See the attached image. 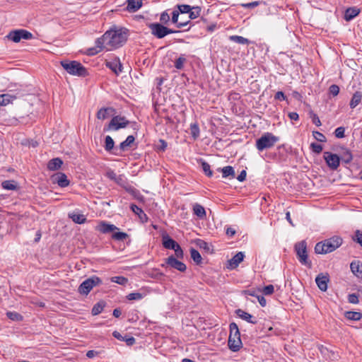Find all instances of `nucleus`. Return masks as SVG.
Segmentation results:
<instances>
[{"mask_svg":"<svg viewBox=\"0 0 362 362\" xmlns=\"http://www.w3.org/2000/svg\"><path fill=\"white\" fill-rule=\"evenodd\" d=\"M128 30L125 28L110 30L96 40V45H119L124 44L128 37Z\"/></svg>","mask_w":362,"mask_h":362,"instance_id":"nucleus-1","label":"nucleus"},{"mask_svg":"<svg viewBox=\"0 0 362 362\" xmlns=\"http://www.w3.org/2000/svg\"><path fill=\"white\" fill-rule=\"evenodd\" d=\"M342 242L343 240L341 237L335 235L324 241L317 243L315 245V251L317 254L330 253L339 247Z\"/></svg>","mask_w":362,"mask_h":362,"instance_id":"nucleus-2","label":"nucleus"},{"mask_svg":"<svg viewBox=\"0 0 362 362\" xmlns=\"http://www.w3.org/2000/svg\"><path fill=\"white\" fill-rule=\"evenodd\" d=\"M60 64L70 75L78 77H85L88 75L87 69L78 61L64 59L60 62Z\"/></svg>","mask_w":362,"mask_h":362,"instance_id":"nucleus-3","label":"nucleus"},{"mask_svg":"<svg viewBox=\"0 0 362 362\" xmlns=\"http://www.w3.org/2000/svg\"><path fill=\"white\" fill-rule=\"evenodd\" d=\"M230 334L228 337V347L233 351H238L242 346L240 334L236 323L230 324Z\"/></svg>","mask_w":362,"mask_h":362,"instance_id":"nucleus-4","label":"nucleus"},{"mask_svg":"<svg viewBox=\"0 0 362 362\" xmlns=\"http://www.w3.org/2000/svg\"><path fill=\"white\" fill-rule=\"evenodd\" d=\"M294 249L300 263L310 269L312 267V262L308 259L306 241L302 240L296 243Z\"/></svg>","mask_w":362,"mask_h":362,"instance_id":"nucleus-5","label":"nucleus"},{"mask_svg":"<svg viewBox=\"0 0 362 362\" xmlns=\"http://www.w3.org/2000/svg\"><path fill=\"white\" fill-rule=\"evenodd\" d=\"M279 141L278 136L270 132H266L256 141V148L258 151H262L264 149L272 148Z\"/></svg>","mask_w":362,"mask_h":362,"instance_id":"nucleus-6","label":"nucleus"},{"mask_svg":"<svg viewBox=\"0 0 362 362\" xmlns=\"http://www.w3.org/2000/svg\"><path fill=\"white\" fill-rule=\"evenodd\" d=\"M33 38H35L34 35L30 32L24 29L11 30L4 37L5 40H10L14 43H18L21 40H31Z\"/></svg>","mask_w":362,"mask_h":362,"instance_id":"nucleus-7","label":"nucleus"},{"mask_svg":"<svg viewBox=\"0 0 362 362\" xmlns=\"http://www.w3.org/2000/svg\"><path fill=\"white\" fill-rule=\"evenodd\" d=\"M102 284V280L96 276H91L85 281H83L78 288V292L80 294L87 296L90 291L97 286H99Z\"/></svg>","mask_w":362,"mask_h":362,"instance_id":"nucleus-8","label":"nucleus"},{"mask_svg":"<svg viewBox=\"0 0 362 362\" xmlns=\"http://www.w3.org/2000/svg\"><path fill=\"white\" fill-rule=\"evenodd\" d=\"M129 124V121L124 117L117 115L112 118L108 124L107 129L117 131L119 129L125 128Z\"/></svg>","mask_w":362,"mask_h":362,"instance_id":"nucleus-9","label":"nucleus"},{"mask_svg":"<svg viewBox=\"0 0 362 362\" xmlns=\"http://www.w3.org/2000/svg\"><path fill=\"white\" fill-rule=\"evenodd\" d=\"M324 159L327 165V166L335 170L338 168L340 164V157L335 154L329 151H325L323 154Z\"/></svg>","mask_w":362,"mask_h":362,"instance_id":"nucleus-10","label":"nucleus"},{"mask_svg":"<svg viewBox=\"0 0 362 362\" xmlns=\"http://www.w3.org/2000/svg\"><path fill=\"white\" fill-rule=\"evenodd\" d=\"M151 28L152 33L158 38H162L168 33H174L172 30L168 29L159 23L152 24Z\"/></svg>","mask_w":362,"mask_h":362,"instance_id":"nucleus-11","label":"nucleus"},{"mask_svg":"<svg viewBox=\"0 0 362 362\" xmlns=\"http://www.w3.org/2000/svg\"><path fill=\"white\" fill-rule=\"evenodd\" d=\"M165 263L168 266L171 268L175 269L180 272H185L187 269L186 265L181 261L178 260L177 258H175L173 255L168 257Z\"/></svg>","mask_w":362,"mask_h":362,"instance_id":"nucleus-12","label":"nucleus"},{"mask_svg":"<svg viewBox=\"0 0 362 362\" xmlns=\"http://www.w3.org/2000/svg\"><path fill=\"white\" fill-rule=\"evenodd\" d=\"M329 281V277L328 274H319L315 278V282L319 289L322 291H326L327 290V284Z\"/></svg>","mask_w":362,"mask_h":362,"instance_id":"nucleus-13","label":"nucleus"},{"mask_svg":"<svg viewBox=\"0 0 362 362\" xmlns=\"http://www.w3.org/2000/svg\"><path fill=\"white\" fill-rule=\"evenodd\" d=\"M52 180L54 183H57L61 187H65L69 185L67 176L63 173H57L52 175Z\"/></svg>","mask_w":362,"mask_h":362,"instance_id":"nucleus-14","label":"nucleus"},{"mask_svg":"<svg viewBox=\"0 0 362 362\" xmlns=\"http://www.w3.org/2000/svg\"><path fill=\"white\" fill-rule=\"evenodd\" d=\"M244 257L245 255L243 252H238L232 259L228 260L227 267L230 269L236 268L243 262Z\"/></svg>","mask_w":362,"mask_h":362,"instance_id":"nucleus-15","label":"nucleus"},{"mask_svg":"<svg viewBox=\"0 0 362 362\" xmlns=\"http://www.w3.org/2000/svg\"><path fill=\"white\" fill-rule=\"evenodd\" d=\"M96 229L102 233H108L118 230L117 227L113 224L101 221L96 227Z\"/></svg>","mask_w":362,"mask_h":362,"instance_id":"nucleus-16","label":"nucleus"},{"mask_svg":"<svg viewBox=\"0 0 362 362\" xmlns=\"http://www.w3.org/2000/svg\"><path fill=\"white\" fill-rule=\"evenodd\" d=\"M360 8L356 6L349 7L346 9L344 18L346 21H351L352 19L356 17L360 13Z\"/></svg>","mask_w":362,"mask_h":362,"instance_id":"nucleus-17","label":"nucleus"},{"mask_svg":"<svg viewBox=\"0 0 362 362\" xmlns=\"http://www.w3.org/2000/svg\"><path fill=\"white\" fill-rule=\"evenodd\" d=\"M162 244L165 249L173 250L178 243L172 239L168 234H163L162 235Z\"/></svg>","mask_w":362,"mask_h":362,"instance_id":"nucleus-18","label":"nucleus"},{"mask_svg":"<svg viewBox=\"0 0 362 362\" xmlns=\"http://www.w3.org/2000/svg\"><path fill=\"white\" fill-rule=\"evenodd\" d=\"M352 273L358 278L362 279V262L360 261H354L350 264Z\"/></svg>","mask_w":362,"mask_h":362,"instance_id":"nucleus-19","label":"nucleus"},{"mask_svg":"<svg viewBox=\"0 0 362 362\" xmlns=\"http://www.w3.org/2000/svg\"><path fill=\"white\" fill-rule=\"evenodd\" d=\"M237 315L240 317L241 319L247 321V322L252 323V324H256L257 320H253V317L248 313L245 312L244 310L241 309H238L235 311Z\"/></svg>","mask_w":362,"mask_h":362,"instance_id":"nucleus-20","label":"nucleus"},{"mask_svg":"<svg viewBox=\"0 0 362 362\" xmlns=\"http://www.w3.org/2000/svg\"><path fill=\"white\" fill-rule=\"evenodd\" d=\"M112 335L115 338L120 340L126 341L128 346H132L135 343V339L133 337H123L119 332L115 331L112 333Z\"/></svg>","mask_w":362,"mask_h":362,"instance_id":"nucleus-21","label":"nucleus"},{"mask_svg":"<svg viewBox=\"0 0 362 362\" xmlns=\"http://www.w3.org/2000/svg\"><path fill=\"white\" fill-rule=\"evenodd\" d=\"M180 12L173 11L172 13V22L176 25L178 28H183L188 25L189 22H179Z\"/></svg>","mask_w":362,"mask_h":362,"instance_id":"nucleus-22","label":"nucleus"},{"mask_svg":"<svg viewBox=\"0 0 362 362\" xmlns=\"http://www.w3.org/2000/svg\"><path fill=\"white\" fill-rule=\"evenodd\" d=\"M63 164V161L59 158H55L50 160L47 163V168L49 170H57L59 169Z\"/></svg>","mask_w":362,"mask_h":362,"instance_id":"nucleus-23","label":"nucleus"},{"mask_svg":"<svg viewBox=\"0 0 362 362\" xmlns=\"http://www.w3.org/2000/svg\"><path fill=\"white\" fill-rule=\"evenodd\" d=\"M106 66L112 71H114L117 75L122 71V65L119 61L107 62Z\"/></svg>","mask_w":362,"mask_h":362,"instance_id":"nucleus-24","label":"nucleus"},{"mask_svg":"<svg viewBox=\"0 0 362 362\" xmlns=\"http://www.w3.org/2000/svg\"><path fill=\"white\" fill-rule=\"evenodd\" d=\"M142 6V0H127V10L129 11H136Z\"/></svg>","mask_w":362,"mask_h":362,"instance_id":"nucleus-25","label":"nucleus"},{"mask_svg":"<svg viewBox=\"0 0 362 362\" xmlns=\"http://www.w3.org/2000/svg\"><path fill=\"white\" fill-rule=\"evenodd\" d=\"M362 93L360 91H356L354 93L349 105L351 109L355 108L361 101Z\"/></svg>","mask_w":362,"mask_h":362,"instance_id":"nucleus-26","label":"nucleus"},{"mask_svg":"<svg viewBox=\"0 0 362 362\" xmlns=\"http://www.w3.org/2000/svg\"><path fill=\"white\" fill-rule=\"evenodd\" d=\"M193 211L194 214L200 219H204L206 218V211L202 205L195 204L193 206Z\"/></svg>","mask_w":362,"mask_h":362,"instance_id":"nucleus-27","label":"nucleus"},{"mask_svg":"<svg viewBox=\"0 0 362 362\" xmlns=\"http://www.w3.org/2000/svg\"><path fill=\"white\" fill-rule=\"evenodd\" d=\"M187 62V58L185 54H180L174 61V66L178 70L184 69L185 64Z\"/></svg>","mask_w":362,"mask_h":362,"instance_id":"nucleus-28","label":"nucleus"},{"mask_svg":"<svg viewBox=\"0 0 362 362\" xmlns=\"http://www.w3.org/2000/svg\"><path fill=\"white\" fill-rule=\"evenodd\" d=\"M131 209L132 210V211L134 213H135L136 214H137L139 217V218L144 221H146L147 220V216L146 214L144 212V211L140 208L136 204H132L131 205Z\"/></svg>","mask_w":362,"mask_h":362,"instance_id":"nucleus-29","label":"nucleus"},{"mask_svg":"<svg viewBox=\"0 0 362 362\" xmlns=\"http://www.w3.org/2000/svg\"><path fill=\"white\" fill-rule=\"evenodd\" d=\"M219 170L222 172L223 177H235V171L232 166L228 165Z\"/></svg>","mask_w":362,"mask_h":362,"instance_id":"nucleus-30","label":"nucleus"},{"mask_svg":"<svg viewBox=\"0 0 362 362\" xmlns=\"http://www.w3.org/2000/svg\"><path fill=\"white\" fill-rule=\"evenodd\" d=\"M344 316L350 320L357 321L361 319L362 313L360 312L346 311Z\"/></svg>","mask_w":362,"mask_h":362,"instance_id":"nucleus-31","label":"nucleus"},{"mask_svg":"<svg viewBox=\"0 0 362 362\" xmlns=\"http://www.w3.org/2000/svg\"><path fill=\"white\" fill-rule=\"evenodd\" d=\"M135 139L132 135H129L127 137L125 141H122L119 144V148L121 151H125L128 147H130L131 145L134 143Z\"/></svg>","mask_w":362,"mask_h":362,"instance_id":"nucleus-32","label":"nucleus"},{"mask_svg":"<svg viewBox=\"0 0 362 362\" xmlns=\"http://www.w3.org/2000/svg\"><path fill=\"white\" fill-rule=\"evenodd\" d=\"M113 111L114 110L112 107L101 108L97 113V118L103 120L108 117L110 112Z\"/></svg>","mask_w":362,"mask_h":362,"instance_id":"nucleus-33","label":"nucleus"},{"mask_svg":"<svg viewBox=\"0 0 362 362\" xmlns=\"http://www.w3.org/2000/svg\"><path fill=\"white\" fill-rule=\"evenodd\" d=\"M4 189L8 190H14L17 189L16 182L14 180H5L1 183Z\"/></svg>","mask_w":362,"mask_h":362,"instance_id":"nucleus-34","label":"nucleus"},{"mask_svg":"<svg viewBox=\"0 0 362 362\" xmlns=\"http://www.w3.org/2000/svg\"><path fill=\"white\" fill-rule=\"evenodd\" d=\"M230 40L232 42L235 44L244 45L249 43V40L247 38L238 35L230 36Z\"/></svg>","mask_w":362,"mask_h":362,"instance_id":"nucleus-35","label":"nucleus"},{"mask_svg":"<svg viewBox=\"0 0 362 362\" xmlns=\"http://www.w3.org/2000/svg\"><path fill=\"white\" fill-rule=\"evenodd\" d=\"M69 216L74 222L78 224L84 223L86 221V218L83 214H74L72 215H69Z\"/></svg>","mask_w":362,"mask_h":362,"instance_id":"nucleus-36","label":"nucleus"},{"mask_svg":"<svg viewBox=\"0 0 362 362\" xmlns=\"http://www.w3.org/2000/svg\"><path fill=\"white\" fill-rule=\"evenodd\" d=\"M190 255H191V258L197 264H199L202 262V258L201 257L200 253L197 250H195L194 248H191L190 249Z\"/></svg>","mask_w":362,"mask_h":362,"instance_id":"nucleus-37","label":"nucleus"},{"mask_svg":"<svg viewBox=\"0 0 362 362\" xmlns=\"http://www.w3.org/2000/svg\"><path fill=\"white\" fill-rule=\"evenodd\" d=\"M105 307V304L103 302H98L96 303L92 308L91 313L93 315H97L102 313L103 308Z\"/></svg>","mask_w":362,"mask_h":362,"instance_id":"nucleus-38","label":"nucleus"},{"mask_svg":"<svg viewBox=\"0 0 362 362\" xmlns=\"http://www.w3.org/2000/svg\"><path fill=\"white\" fill-rule=\"evenodd\" d=\"M353 159L352 154L350 151L346 150L340 157V160L345 163H349Z\"/></svg>","mask_w":362,"mask_h":362,"instance_id":"nucleus-39","label":"nucleus"},{"mask_svg":"<svg viewBox=\"0 0 362 362\" xmlns=\"http://www.w3.org/2000/svg\"><path fill=\"white\" fill-rule=\"evenodd\" d=\"M13 97L8 94L0 95V106H5L10 103Z\"/></svg>","mask_w":362,"mask_h":362,"instance_id":"nucleus-40","label":"nucleus"},{"mask_svg":"<svg viewBox=\"0 0 362 362\" xmlns=\"http://www.w3.org/2000/svg\"><path fill=\"white\" fill-rule=\"evenodd\" d=\"M105 143V149L107 151H110L113 149L115 142L110 136H106Z\"/></svg>","mask_w":362,"mask_h":362,"instance_id":"nucleus-41","label":"nucleus"},{"mask_svg":"<svg viewBox=\"0 0 362 362\" xmlns=\"http://www.w3.org/2000/svg\"><path fill=\"white\" fill-rule=\"evenodd\" d=\"M201 13V8L199 6L192 7V10L188 13L189 17L191 19H195L199 16Z\"/></svg>","mask_w":362,"mask_h":362,"instance_id":"nucleus-42","label":"nucleus"},{"mask_svg":"<svg viewBox=\"0 0 362 362\" xmlns=\"http://www.w3.org/2000/svg\"><path fill=\"white\" fill-rule=\"evenodd\" d=\"M103 50V47H91L86 49L84 53L89 56H93L100 52Z\"/></svg>","mask_w":362,"mask_h":362,"instance_id":"nucleus-43","label":"nucleus"},{"mask_svg":"<svg viewBox=\"0 0 362 362\" xmlns=\"http://www.w3.org/2000/svg\"><path fill=\"white\" fill-rule=\"evenodd\" d=\"M191 134L194 139H197L199 136V128L197 124H190Z\"/></svg>","mask_w":362,"mask_h":362,"instance_id":"nucleus-44","label":"nucleus"},{"mask_svg":"<svg viewBox=\"0 0 362 362\" xmlns=\"http://www.w3.org/2000/svg\"><path fill=\"white\" fill-rule=\"evenodd\" d=\"M144 297V295L141 293H131L127 296L129 300H139Z\"/></svg>","mask_w":362,"mask_h":362,"instance_id":"nucleus-45","label":"nucleus"},{"mask_svg":"<svg viewBox=\"0 0 362 362\" xmlns=\"http://www.w3.org/2000/svg\"><path fill=\"white\" fill-rule=\"evenodd\" d=\"M202 167L206 175L208 177H211L213 175V172L211 170L210 165L208 163L202 161Z\"/></svg>","mask_w":362,"mask_h":362,"instance_id":"nucleus-46","label":"nucleus"},{"mask_svg":"<svg viewBox=\"0 0 362 362\" xmlns=\"http://www.w3.org/2000/svg\"><path fill=\"white\" fill-rule=\"evenodd\" d=\"M7 317L12 320L19 321L22 320V316L16 312H8L6 313Z\"/></svg>","mask_w":362,"mask_h":362,"instance_id":"nucleus-47","label":"nucleus"},{"mask_svg":"<svg viewBox=\"0 0 362 362\" xmlns=\"http://www.w3.org/2000/svg\"><path fill=\"white\" fill-rule=\"evenodd\" d=\"M111 281L120 285H124L128 281L127 279L124 276H113Z\"/></svg>","mask_w":362,"mask_h":362,"instance_id":"nucleus-48","label":"nucleus"},{"mask_svg":"<svg viewBox=\"0 0 362 362\" xmlns=\"http://www.w3.org/2000/svg\"><path fill=\"white\" fill-rule=\"evenodd\" d=\"M128 237V235L124 232H116L112 235V238L116 240H124Z\"/></svg>","mask_w":362,"mask_h":362,"instance_id":"nucleus-49","label":"nucleus"},{"mask_svg":"<svg viewBox=\"0 0 362 362\" xmlns=\"http://www.w3.org/2000/svg\"><path fill=\"white\" fill-rule=\"evenodd\" d=\"M345 129L343 127H337L334 131V135L337 138L341 139L345 136Z\"/></svg>","mask_w":362,"mask_h":362,"instance_id":"nucleus-50","label":"nucleus"},{"mask_svg":"<svg viewBox=\"0 0 362 362\" xmlns=\"http://www.w3.org/2000/svg\"><path fill=\"white\" fill-rule=\"evenodd\" d=\"M178 11L182 14H186L188 13L192 10V7L189 5L182 4L178 6Z\"/></svg>","mask_w":362,"mask_h":362,"instance_id":"nucleus-51","label":"nucleus"},{"mask_svg":"<svg viewBox=\"0 0 362 362\" xmlns=\"http://www.w3.org/2000/svg\"><path fill=\"white\" fill-rule=\"evenodd\" d=\"M259 4H260L259 1H255L250 2V3L241 4L240 6L245 8H253L255 7L258 6Z\"/></svg>","mask_w":362,"mask_h":362,"instance_id":"nucleus-52","label":"nucleus"},{"mask_svg":"<svg viewBox=\"0 0 362 362\" xmlns=\"http://www.w3.org/2000/svg\"><path fill=\"white\" fill-rule=\"evenodd\" d=\"M353 240L358 243L362 247V231L357 230L355 232V235Z\"/></svg>","mask_w":362,"mask_h":362,"instance_id":"nucleus-53","label":"nucleus"},{"mask_svg":"<svg viewBox=\"0 0 362 362\" xmlns=\"http://www.w3.org/2000/svg\"><path fill=\"white\" fill-rule=\"evenodd\" d=\"M173 250L175 251V255L176 256L175 258H177V259L183 258V255H184L183 250L179 244H177V245L175 246V249H173Z\"/></svg>","mask_w":362,"mask_h":362,"instance_id":"nucleus-54","label":"nucleus"},{"mask_svg":"<svg viewBox=\"0 0 362 362\" xmlns=\"http://www.w3.org/2000/svg\"><path fill=\"white\" fill-rule=\"evenodd\" d=\"M313 136L315 137V139L316 140H317L318 141H320V142L326 141V137L322 133L315 131V132H313Z\"/></svg>","mask_w":362,"mask_h":362,"instance_id":"nucleus-55","label":"nucleus"},{"mask_svg":"<svg viewBox=\"0 0 362 362\" xmlns=\"http://www.w3.org/2000/svg\"><path fill=\"white\" fill-rule=\"evenodd\" d=\"M310 148L312 151L316 153H320L322 151V146L317 143H312Z\"/></svg>","mask_w":362,"mask_h":362,"instance_id":"nucleus-56","label":"nucleus"},{"mask_svg":"<svg viewBox=\"0 0 362 362\" xmlns=\"http://www.w3.org/2000/svg\"><path fill=\"white\" fill-rule=\"evenodd\" d=\"M348 301L350 303L352 304H357L358 303V296L356 293H351L348 296Z\"/></svg>","mask_w":362,"mask_h":362,"instance_id":"nucleus-57","label":"nucleus"},{"mask_svg":"<svg viewBox=\"0 0 362 362\" xmlns=\"http://www.w3.org/2000/svg\"><path fill=\"white\" fill-rule=\"evenodd\" d=\"M274 288L273 285H267L264 287L262 292L264 295H271L274 293Z\"/></svg>","mask_w":362,"mask_h":362,"instance_id":"nucleus-58","label":"nucleus"},{"mask_svg":"<svg viewBox=\"0 0 362 362\" xmlns=\"http://www.w3.org/2000/svg\"><path fill=\"white\" fill-rule=\"evenodd\" d=\"M329 90L332 95H333L334 96H336L339 93V88L338 86L334 84V85L330 86Z\"/></svg>","mask_w":362,"mask_h":362,"instance_id":"nucleus-59","label":"nucleus"},{"mask_svg":"<svg viewBox=\"0 0 362 362\" xmlns=\"http://www.w3.org/2000/svg\"><path fill=\"white\" fill-rule=\"evenodd\" d=\"M160 21L163 23H168L170 21V16H169V14L167 12H165V11L162 13L161 15H160Z\"/></svg>","mask_w":362,"mask_h":362,"instance_id":"nucleus-60","label":"nucleus"},{"mask_svg":"<svg viewBox=\"0 0 362 362\" xmlns=\"http://www.w3.org/2000/svg\"><path fill=\"white\" fill-rule=\"evenodd\" d=\"M106 176L111 180L115 181L118 175L113 170H109L106 173Z\"/></svg>","mask_w":362,"mask_h":362,"instance_id":"nucleus-61","label":"nucleus"},{"mask_svg":"<svg viewBox=\"0 0 362 362\" xmlns=\"http://www.w3.org/2000/svg\"><path fill=\"white\" fill-rule=\"evenodd\" d=\"M274 98L279 100H285L286 99V97L282 91H278L275 94Z\"/></svg>","mask_w":362,"mask_h":362,"instance_id":"nucleus-62","label":"nucleus"},{"mask_svg":"<svg viewBox=\"0 0 362 362\" xmlns=\"http://www.w3.org/2000/svg\"><path fill=\"white\" fill-rule=\"evenodd\" d=\"M291 120L297 121L299 118L298 114L296 112H289L288 115Z\"/></svg>","mask_w":362,"mask_h":362,"instance_id":"nucleus-63","label":"nucleus"},{"mask_svg":"<svg viewBox=\"0 0 362 362\" xmlns=\"http://www.w3.org/2000/svg\"><path fill=\"white\" fill-rule=\"evenodd\" d=\"M245 178H246V171L243 170L240 172V173L237 177V180L240 182H243L245 180Z\"/></svg>","mask_w":362,"mask_h":362,"instance_id":"nucleus-64","label":"nucleus"}]
</instances>
